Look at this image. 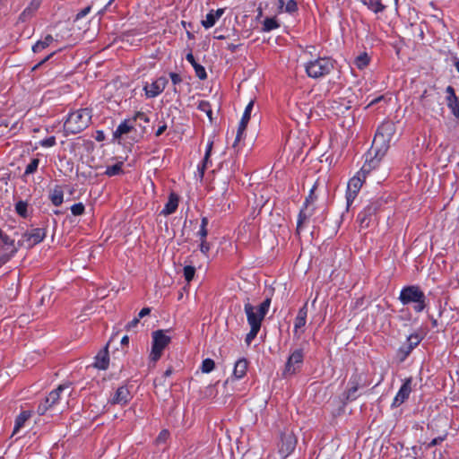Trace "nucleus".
<instances>
[{
  "mask_svg": "<svg viewBox=\"0 0 459 459\" xmlns=\"http://www.w3.org/2000/svg\"><path fill=\"white\" fill-rule=\"evenodd\" d=\"M394 133V126L390 122H385L377 128L371 148V151L375 152L374 156L369 160L367 159L357 175L351 178L348 182L346 192L347 209H349L356 198L367 175L379 165L382 158L388 149V143L391 141Z\"/></svg>",
  "mask_w": 459,
  "mask_h": 459,
  "instance_id": "f257e3e1",
  "label": "nucleus"
},
{
  "mask_svg": "<svg viewBox=\"0 0 459 459\" xmlns=\"http://www.w3.org/2000/svg\"><path fill=\"white\" fill-rule=\"evenodd\" d=\"M91 110L80 108L71 112L64 124L65 134H76L87 128L91 121Z\"/></svg>",
  "mask_w": 459,
  "mask_h": 459,
  "instance_id": "f03ea898",
  "label": "nucleus"
},
{
  "mask_svg": "<svg viewBox=\"0 0 459 459\" xmlns=\"http://www.w3.org/2000/svg\"><path fill=\"white\" fill-rule=\"evenodd\" d=\"M399 300L403 305L413 303V309L416 313L422 312L427 307L426 296L417 285L403 287L400 292Z\"/></svg>",
  "mask_w": 459,
  "mask_h": 459,
  "instance_id": "7ed1b4c3",
  "label": "nucleus"
},
{
  "mask_svg": "<svg viewBox=\"0 0 459 459\" xmlns=\"http://www.w3.org/2000/svg\"><path fill=\"white\" fill-rule=\"evenodd\" d=\"M271 305V299H265L258 307L250 303L249 298L245 300L244 310L247 320L250 327H258L261 329L262 322L265 317Z\"/></svg>",
  "mask_w": 459,
  "mask_h": 459,
  "instance_id": "20e7f679",
  "label": "nucleus"
},
{
  "mask_svg": "<svg viewBox=\"0 0 459 459\" xmlns=\"http://www.w3.org/2000/svg\"><path fill=\"white\" fill-rule=\"evenodd\" d=\"M334 68V62L329 57H318L308 61L305 70L308 77L317 79L329 74Z\"/></svg>",
  "mask_w": 459,
  "mask_h": 459,
  "instance_id": "39448f33",
  "label": "nucleus"
},
{
  "mask_svg": "<svg viewBox=\"0 0 459 459\" xmlns=\"http://www.w3.org/2000/svg\"><path fill=\"white\" fill-rule=\"evenodd\" d=\"M170 337L166 335L163 330H157L152 333V345L150 359L156 363L161 357L164 349L169 344Z\"/></svg>",
  "mask_w": 459,
  "mask_h": 459,
  "instance_id": "423d86ee",
  "label": "nucleus"
},
{
  "mask_svg": "<svg viewBox=\"0 0 459 459\" xmlns=\"http://www.w3.org/2000/svg\"><path fill=\"white\" fill-rule=\"evenodd\" d=\"M381 201H371L357 216V222L360 229L368 228L375 221L377 211L380 209Z\"/></svg>",
  "mask_w": 459,
  "mask_h": 459,
  "instance_id": "0eeeda50",
  "label": "nucleus"
},
{
  "mask_svg": "<svg viewBox=\"0 0 459 459\" xmlns=\"http://www.w3.org/2000/svg\"><path fill=\"white\" fill-rule=\"evenodd\" d=\"M14 239L4 234L0 229V267L6 264L17 252Z\"/></svg>",
  "mask_w": 459,
  "mask_h": 459,
  "instance_id": "6e6552de",
  "label": "nucleus"
},
{
  "mask_svg": "<svg viewBox=\"0 0 459 459\" xmlns=\"http://www.w3.org/2000/svg\"><path fill=\"white\" fill-rule=\"evenodd\" d=\"M368 383L361 374L355 372L350 378L348 388L344 393L345 401H354L358 398V390L361 387H366Z\"/></svg>",
  "mask_w": 459,
  "mask_h": 459,
  "instance_id": "1a4fd4ad",
  "label": "nucleus"
},
{
  "mask_svg": "<svg viewBox=\"0 0 459 459\" xmlns=\"http://www.w3.org/2000/svg\"><path fill=\"white\" fill-rule=\"evenodd\" d=\"M304 359V353L301 349L295 350L288 358L287 362L285 364V368L283 370V377H287L289 376H292L298 372Z\"/></svg>",
  "mask_w": 459,
  "mask_h": 459,
  "instance_id": "9d476101",
  "label": "nucleus"
},
{
  "mask_svg": "<svg viewBox=\"0 0 459 459\" xmlns=\"http://www.w3.org/2000/svg\"><path fill=\"white\" fill-rule=\"evenodd\" d=\"M46 237V230L43 228H36L30 231H26L22 235L19 240L21 246L30 248L40 243Z\"/></svg>",
  "mask_w": 459,
  "mask_h": 459,
  "instance_id": "9b49d317",
  "label": "nucleus"
},
{
  "mask_svg": "<svg viewBox=\"0 0 459 459\" xmlns=\"http://www.w3.org/2000/svg\"><path fill=\"white\" fill-rule=\"evenodd\" d=\"M68 385H60L57 388L51 391L48 395L45 398L43 402H41L38 408L37 412L39 415H44L48 410L52 408L55 404H56L60 399V394L62 391H64L65 388H68Z\"/></svg>",
  "mask_w": 459,
  "mask_h": 459,
  "instance_id": "f8f14e48",
  "label": "nucleus"
},
{
  "mask_svg": "<svg viewBox=\"0 0 459 459\" xmlns=\"http://www.w3.org/2000/svg\"><path fill=\"white\" fill-rule=\"evenodd\" d=\"M297 445V437L292 431H286L281 435V442L279 444V453L282 458H286L295 449Z\"/></svg>",
  "mask_w": 459,
  "mask_h": 459,
  "instance_id": "ddd939ff",
  "label": "nucleus"
},
{
  "mask_svg": "<svg viewBox=\"0 0 459 459\" xmlns=\"http://www.w3.org/2000/svg\"><path fill=\"white\" fill-rule=\"evenodd\" d=\"M168 79L166 77H160L152 83H146L143 87L145 95L147 98H155L160 95L168 84Z\"/></svg>",
  "mask_w": 459,
  "mask_h": 459,
  "instance_id": "4468645a",
  "label": "nucleus"
},
{
  "mask_svg": "<svg viewBox=\"0 0 459 459\" xmlns=\"http://www.w3.org/2000/svg\"><path fill=\"white\" fill-rule=\"evenodd\" d=\"M307 303H305L302 307L299 309L298 315L294 321V335L298 338L304 333V326L307 323Z\"/></svg>",
  "mask_w": 459,
  "mask_h": 459,
  "instance_id": "2eb2a0df",
  "label": "nucleus"
},
{
  "mask_svg": "<svg viewBox=\"0 0 459 459\" xmlns=\"http://www.w3.org/2000/svg\"><path fill=\"white\" fill-rule=\"evenodd\" d=\"M411 392V377L406 378L402 385L400 390L396 394L392 406L398 407L403 404L408 398Z\"/></svg>",
  "mask_w": 459,
  "mask_h": 459,
  "instance_id": "dca6fc26",
  "label": "nucleus"
},
{
  "mask_svg": "<svg viewBox=\"0 0 459 459\" xmlns=\"http://www.w3.org/2000/svg\"><path fill=\"white\" fill-rule=\"evenodd\" d=\"M446 91L447 93V106L451 109L453 115L459 118V100L455 94V89L452 86H447Z\"/></svg>",
  "mask_w": 459,
  "mask_h": 459,
  "instance_id": "f3484780",
  "label": "nucleus"
},
{
  "mask_svg": "<svg viewBox=\"0 0 459 459\" xmlns=\"http://www.w3.org/2000/svg\"><path fill=\"white\" fill-rule=\"evenodd\" d=\"M130 392L126 386H120L117 389L114 396L111 399V403L125 405L130 400Z\"/></svg>",
  "mask_w": 459,
  "mask_h": 459,
  "instance_id": "a211bd4d",
  "label": "nucleus"
},
{
  "mask_svg": "<svg viewBox=\"0 0 459 459\" xmlns=\"http://www.w3.org/2000/svg\"><path fill=\"white\" fill-rule=\"evenodd\" d=\"M108 343L98 352L95 357L94 367L99 369H106L109 363Z\"/></svg>",
  "mask_w": 459,
  "mask_h": 459,
  "instance_id": "6ab92c4d",
  "label": "nucleus"
},
{
  "mask_svg": "<svg viewBox=\"0 0 459 459\" xmlns=\"http://www.w3.org/2000/svg\"><path fill=\"white\" fill-rule=\"evenodd\" d=\"M314 212V208H306L303 206V208L300 210L298 217L297 221V234H299L300 231L303 230V228L307 224L309 221L310 217L312 216Z\"/></svg>",
  "mask_w": 459,
  "mask_h": 459,
  "instance_id": "aec40b11",
  "label": "nucleus"
},
{
  "mask_svg": "<svg viewBox=\"0 0 459 459\" xmlns=\"http://www.w3.org/2000/svg\"><path fill=\"white\" fill-rule=\"evenodd\" d=\"M223 9L211 10L205 16V19L202 20V25L205 29L212 28L214 26L216 22L221 17L223 14Z\"/></svg>",
  "mask_w": 459,
  "mask_h": 459,
  "instance_id": "412c9836",
  "label": "nucleus"
},
{
  "mask_svg": "<svg viewBox=\"0 0 459 459\" xmlns=\"http://www.w3.org/2000/svg\"><path fill=\"white\" fill-rule=\"evenodd\" d=\"M41 0H31L30 4L23 10V12L19 16V22H25L27 20L31 18L35 12L40 6Z\"/></svg>",
  "mask_w": 459,
  "mask_h": 459,
  "instance_id": "4be33fe9",
  "label": "nucleus"
},
{
  "mask_svg": "<svg viewBox=\"0 0 459 459\" xmlns=\"http://www.w3.org/2000/svg\"><path fill=\"white\" fill-rule=\"evenodd\" d=\"M186 59L192 65L195 69V75L200 80H204L207 78V74L204 67L195 61V56L191 52L186 56Z\"/></svg>",
  "mask_w": 459,
  "mask_h": 459,
  "instance_id": "5701e85b",
  "label": "nucleus"
},
{
  "mask_svg": "<svg viewBox=\"0 0 459 459\" xmlns=\"http://www.w3.org/2000/svg\"><path fill=\"white\" fill-rule=\"evenodd\" d=\"M423 106L431 109L435 113H438L442 110L441 104L438 101V98L435 96H422Z\"/></svg>",
  "mask_w": 459,
  "mask_h": 459,
  "instance_id": "b1692460",
  "label": "nucleus"
},
{
  "mask_svg": "<svg viewBox=\"0 0 459 459\" xmlns=\"http://www.w3.org/2000/svg\"><path fill=\"white\" fill-rule=\"evenodd\" d=\"M178 206V196L175 193H171L169 196V200L165 204L161 213L164 215H169L176 212Z\"/></svg>",
  "mask_w": 459,
  "mask_h": 459,
  "instance_id": "393cba45",
  "label": "nucleus"
},
{
  "mask_svg": "<svg viewBox=\"0 0 459 459\" xmlns=\"http://www.w3.org/2000/svg\"><path fill=\"white\" fill-rule=\"evenodd\" d=\"M248 362L246 359L242 358L237 360L233 369V377L236 379L242 378L247 370Z\"/></svg>",
  "mask_w": 459,
  "mask_h": 459,
  "instance_id": "a878e982",
  "label": "nucleus"
},
{
  "mask_svg": "<svg viewBox=\"0 0 459 459\" xmlns=\"http://www.w3.org/2000/svg\"><path fill=\"white\" fill-rule=\"evenodd\" d=\"M48 198L55 206H60L64 202V191L62 187L56 186L50 191Z\"/></svg>",
  "mask_w": 459,
  "mask_h": 459,
  "instance_id": "bb28decb",
  "label": "nucleus"
},
{
  "mask_svg": "<svg viewBox=\"0 0 459 459\" xmlns=\"http://www.w3.org/2000/svg\"><path fill=\"white\" fill-rule=\"evenodd\" d=\"M365 5L368 6L369 10L374 12L375 13H382L385 9V5H384L381 0H360Z\"/></svg>",
  "mask_w": 459,
  "mask_h": 459,
  "instance_id": "cd10ccee",
  "label": "nucleus"
},
{
  "mask_svg": "<svg viewBox=\"0 0 459 459\" xmlns=\"http://www.w3.org/2000/svg\"><path fill=\"white\" fill-rule=\"evenodd\" d=\"M30 412L28 411H22L15 419L14 428L13 434L17 433L21 428L23 427L24 423L30 419Z\"/></svg>",
  "mask_w": 459,
  "mask_h": 459,
  "instance_id": "c85d7f7f",
  "label": "nucleus"
},
{
  "mask_svg": "<svg viewBox=\"0 0 459 459\" xmlns=\"http://www.w3.org/2000/svg\"><path fill=\"white\" fill-rule=\"evenodd\" d=\"M130 119H126L125 121H123L118 126L117 128L116 129V131L114 132V137L115 138H119L121 137L123 134H126L127 133H129L132 128H133V126L132 124L130 123Z\"/></svg>",
  "mask_w": 459,
  "mask_h": 459,
  "instance_id": "c756f323",
  "label": "nucleus"
},
{
  "mask_svg": "<svg viewBox=\"0 0 459 459\" xmlns=\"http://www.w3.org/2000/svg\"><path fill=\"white\" fill-rule=\"evenodd\" d=\"M132 120L136 122L137 125L143 128V133L146 131V125L150 122V118L147 114L142 111L136 112Z\"/></svg>",
  "mask_w": 459,
  "mask_h": 459,
  "instance_id": "7c9ffc66",
  "label": "nucleus"
},
{
  "mask_svg": "<svg viewBox=\"0 0 459 459\" xmlns=\"http://www.w3.org/2000/svg\"><path fill=\"white\" fill-rule=\"evenodd\" d=\"M54 39L51 35H47L43 39L39 40L32 47V50L34 53H38L48 48Z\"/></svg>",
  "mask_w": 459,
  "mask_h": 459,
  "instance_id": "2f4dec72",
  "label": "nucleus"
},
{
  "mask_svg": "<svg viewBox=\"0 0 459 459\" xmlns=\"http://www.w3.org/2000/svg\"><path fill=\"white\" fill-rule=\"evenodd\" d=\"M122 168H123V162L122 161L117 162L116 164H114L112 166L107 167L105 175H107L108 177L119 175L123 172Z\"/></svg>",
  "mask_w": 459,
  "mask_h": 459,
  "instance_id": "473e14b6",
  "label": "nucleus"
},
{
  "mask_svg": "<svg viewBox=\"0 0 459 459\" xmlns=\"http://www.w3.org/2000/svg\"><path fill=\"white\" fill-rule=\"evenodd\" d=\"M280 26L275 18H265L263 22V31L268 32L277 29Z\"/></svg>",
  "mask_w": 459,
  "mask_h": 459,
  "instance_id": "72a5a7b5",
  "label": "nucleus"
},
{
  "mask_svg": "<svg viewBox=\"0 0 459 459\" xmlns=\"http://www.w3.org/2000/svg\"><path fill=\"white\" fill-rule=\"evenodd\" d=\"M208 223H209V221H208L207 217H203L201 220L200 230L197 232V236L199 237L200 241H202L203 239L206 240V238L208 235V230H207Z\"/></svg>",
  "mask_w": 459,
  "mask_h": 459,
  "instance_id": "f704fd0d",
  "label": "nucleus"
},
{
  "mask_svg": "<svg viewBox=\"0 0 459 459\" xmlns=\"http://www.w3.org/2000/svg\"><path fill=\"white\" fill-rule=\"evenodd\" d=\"M15 212L22 218L28 217V203L25 201H19L15 204Z\"/></svg>",
  "mask_w": 459,
  "mask_h": 459,
  "instance_id": "c9c22d12",
  "label": "nucleus"
},
{
  "mask_svg": "<svg viewBox=\"0 0 459 459\" xmlns=\"http://www.w3.org/2000/svg\"><path fill=\"white\" fill-rule=\"evenodd\" d=\"M197 108L200 111L204 112L207 115V117H209V120L211 122H212V110L211 104L208 101H206V100L199 101Z\"/></svg>",
  "mask_w": 459,
  "mask_h": 459,
  "instance_id": "e433bc0d",
  "label": "nucleus"
},
{
  "mask_svg": "<svg viewBox=\"0 0 459 459\" xmlns=\"http://www.w3.org/2000/svg\"><path fill=\"white\" fill-rule=\"evenodd\" d=\"M369 63L368 56L364 53L355 58L354 64L359 69H364Z\"/></svg>",
  "mask_w": 459,
  "mask_h": 459,
  "instance_id": "4c0bfd02",
  "label": "nucleus"
},
{
  "mask_svg": "<svg viewBox=\"0 0 459 459\" xmlns=\"http://www.w3.org/2000/svg\"><path fill=\"white\" fill-rule=\"evenodd\" d=\"M407 353H410L420 343V339L418 334H411L407 338Z\"/></svg>",
  "mask_w": 459,
  "mask_h": 459,
  "instance_id": "58836bf2",
  "label": "nucleus"
},
{
  "mask_svg": "<svg viewBox=\"0 0 459 459\" xmlns=\"http://www.w3.org/2000/svg\"><path fill=\"white\" fill-rule=\"evenodd\" d=\"M248 122L249 121L241 118L239 125H238L234 145L242 139V135L247 126Z\"/></svg>",
  "mask_w": 459,
  "mask_h": 459,
  "instance_id": "ea45409f",
  "label": "nucleus"
},
{
  "mask_svg": "<svg viewBox=\"0 0 459 459\" xmlns=\"http://www.w3.org/2000/svg\"><path fill=\"white\" fill-rule=\"evenodd\" d=\"M39 164V160L35 158L30 160V162L27 165L24 176H28L33 174L38 169Z\"/></svg>",
  "mask_w": 459,
  "mask_h": 459,
  "instance_id": "a19ab883",
  "label": "nucleus"
},
{
  "mask_svg": "<svg viewBox=\"0 0 459 459\" xmlns=\"http://www.w3.org/2000/svg\"><path fill=\"white\" fill-rule=\"evenodd\" d=\"M215 368V363L212 359H205L203 363L201 369L204 373H210Z\"/></svg>",
  "mask_w": 459,
  "mask_h": 459,
  "instance_id": "79ce46f5",
  "label": "nucleus"
},
{
  "mask_svg": "<svg viewBox=\"0 0 459 459\" xmlns=\"http://www.w3.org/2000/svg\"><path fill=\"white\" fill-rule=\"evenodd\" d=\"M195 268L192 265H186L184 267V277L187 282H190L195 276Z\"/></svg>",
  "mask_w": 459,
  "mask_h": 459,
  "instance_id": "37998d69",
  "label": "nucleus"
},
{
  "mask_svg": "<svg viewBox=\"0 0 459 459\" xmlns=\"http://www.w3.org/2000/svg\"><path fill=\"white\" fill-rule=\"evenodd\" d=\"M84 211H85V207H84L83 204H82V203H77L71 206V212L74 216H80V215L83 214Z\"/></svg>",
  "mask_w": 459,
  "mask_h": 459,
  "instance_id": "c03bdc74",
  "label": "nucleus"
},
{
  "mask_svg": "<svg viewBox=\"0 0 459 459\" xmlns=\"http://www.w3.org/2000/svg\"><path fill=\"white\" fill-rule=\"evenodd\" d=\"M260 328L258 327H250L249 333L246 335V342L247 344H250L251 342L257 336Z\"/></svg>",
  "mask_w": 459,
  "mask_h": 459,
  "instance_id": "a18cd8bd",
  "label": "nucleus"
},
{
  "mask_svg": "<svg viewBox=\"0 0 459 459\" xmlns=\"http://www.w3.org/2000/svg\"><path fill=\"white\" fill-rule=\"evenodd\" d=\"M298 11V4L295 0H289L285 4V12L293 13Z\"/></svg>",
  "mask_w": 459,
  "mask_h": 459,
  "instance_id": "49530a36",
  "label": "nucleus"
},
{
  "mask_svg": "<svg viewBox=\"0 0 459 459\" xmlns=\"http://www.w3.org/2000/svg\"><path fill=\"white\" fill-rule=\"evenodd\" d=\"M315 189H316V186H314L310 192H309V195L306 198L305 200V203H304V207L306 208H309V205L314 203V201L316 200V195H315Z\"/></svg>",
  "mask_w": 459,
  "mask_h": 459,
  "instance_id": "de8ad7c7",
  "label": "nucleus"
},
{
  "mask_svg": "<svg viewBox=\"0 0 459 459\" xmlns=\"http://www.w3.org/2000/svg\"><path fill=\"white\" fill-rule=\"evenodd\" d=\"M421 448L420 446H413L411 450H408L407 454L405 455V457L407 459H417V456H418V454H419V451L420 450Z\"/></svg>",
  "mask_w": 459,
  "mask_h": 459,
  "instance_id": "09e8293b",
  "label": "nucleus"
},
{
  "mask_svg": "<svg viewBox=\"0 0 459 459\" xmlns=\"http://www.w3.org/2000/svg\"><path fill=\"white\" fill-rule=\"evenodd\" d=\"M254 108V100H250L249 103L247 105L244 114L242 116V118L245 120L249 121L251 117V112Z\"/></svg>",
  "mask_w": 459,
  "mask_h": 459,
  "instance_id": "8fccbe9b",
  "label": "nucleus"
},
{
  "mask_svg": "<svg viewBox=\"0 0 459 459\" xmlns=\"http://www.w3.org/2000/svg\"><path fill=\"white\" fill-rule=\"evenodd\" d=\"M39 144L42 147H52L56 144V138L55 136H50L48 138H46L39 142Z\"/></svg>",
  "mask_w": 459,
  "mask_h": 459,
  "instance_id": "3c124183",
  "label": "nucleus"
},
{
  "mask_svg": "<svg viewBox=\"0 0 459 459\" xmlns=\"http://www.w3.org/2000/svg\"><path fill=\"white\" fill-rule=\"evenodd\" d=\"M200 251L204 254V255H207L211 249V245L209 242H207L206 240H202L200 241Z\"/></svg>",
  "mask_w": 459,
  "mask_h": 459,
  "instance_id": "603ef678",
  "label": "nucleus"
},
{
  "mask_svg": "<svg viewBox=\"0 0 459 459\" xmlns=\"http://www.w3.org/2000/svg\"><path fill=\"white\" fill-rule=\"evenodd\" d=\"M445 439V437H437L432 439L428 445L427 448H430L432 446L439 445L441 442H443Z\"/></svg>",
  "mask_w": 459,
  "mask_h": 459,
  "instance_id": "864d4df0",
  "label": "nucleus"
},
{
  "mask_svg": "<svg viewBox=\"0 0 459 459\" xmlns=\"http://www.w3.org/2000/svg\"><path fill=\"white\" fill-rule=\"evenodd\" d=\"M209 158H210V156H207V154H205L203 163H202V166L198 168V169L201 172L202 177L204 176V170L207 168L208 163L210 162Z\"/></svg>",
  "mask_w": 459,
  "mask_h": 459,
  "instance_id": "5fc2aeb1",
  "label": "nucleus"
},
{
  "mask_svg": "<svg viewBox=\"0 0 459 459\" xmlns=\"http://www.w3.org/2000/svg\"><path fill=\"white\" fill-rule=\"evenodd\" d=\"M169 77L174 85H177L182 82L181 76L177 73H170Z\"/></svg>",
  "mask_w": 459,
  "mask_h": 459,
  "instance_id": "6e6d98bb",
  "label": "nucleus"
},
{
  "mask_svg": "<svg viewBox=\"0 0 459 459\" xmlns=\"http://www.w3.org/2000/svg\"><path fill=\"white\" fill-rule=\"evenodd\" d=\"M55 55V52H52L48 56H47L44 59H42L40 62H39L37 65H35L32 67V71H35L38 69L40 65H42L44 63H46L48 60H49L53 56Z\"/></svg>",
  "mask_w": 459,
  "mask_h": 459,
  "instance_id": "4d7b16f0",
  "label": "nucleus"
},
{
  "mask_svg": "<svg viewBox=\"0 0 459 459\" xmlns=\"http://www.w3.org/2000/svg\"><path fill=\"white\" fill-rule=\"evenodd\" d=\"M91 11V6H87L85 8H83L82 11H80L77 15H76V19H80V18H82L84 17L85 15H87Z\"/></svg>",
  "mask_w": 459,
  "mask_h": 459,
  "instance_id": "13d9d810",
  "label": "nucleus"
},
{
  "mask_svg": "<svg viewBox=\"0 0 459 459\" xmlns=\"http://www.w3.org/2000/svg\"><path fill=\"white\" fill-rule=\"evenodd\" d=\"M151 313L150 307H143L138 314V318H143Z\"/></svg>",
  "mask_w": 459,
  "mask_h": 459,
  "instance_id": "bf43d9fd",
  "label": "nucleus"
},
{
  "mask_svg": "<svg viewBox=\"0 0 459 459\" xmlns=\"http://www.w3.org/2000/svg\"><path fill=\"white\" fill-rule=\"evenodd\" d=\"M139 320H140V319H139L138 317L134 318L132 321H130V322L126 325V328L127 330H129V329H131V328H133V327L136 326V325H138V323H139Z\"/></svg>",
  "mask_w": 459,
  "mask_h": 459,
  "instance_id": "052dcab7",
  "label": "nucleus"
},
{
  "mask_svg": "<svg viewBox=\"0 0 459 459\" xmlns=\"http://www.w3.org/2000/svg\"><path fill=\"white\" fill-rule=\"evenodd\" d=\"M166 129H167V125L163 124L162 126H159V128L157 129V131L155 133V135L156 136L161 135L165 132Z\"/></svg>",
  "mask_w": 459,
  "mask_h": 459,
  "instance_id": "680f3d73",
  "label": "nucleus"
},
{
  "mask_svg": "<svg viewBox=\"0 0 459 459\" xmlns=\"http://www.w3.org/2000/svg\"><path fill=\"white\" fill-rule=\"evenodd\" d=\"M241 46V44H229L227 46V48L231 52V53H234L236 52L237 48Z\"/></svg>",
  "mask_w": 459,
  "mask_h": 459,
  "instance_id": "e2e57ef3",
  "label": "nucleus"
},
{
  "mask_svg": "<svg viewBox=\"0 0 459 459\" xmlns=\"http://www.w3.org/2000/svg\"><path fill=\"white\" fill-rule=\"evenodd\" d=\"M169 436V432L167 430H162L159 437H158V441L160 440H165L167 438V437Z\"/></svg>",
  "mask_w": 459,
  "mask_h": 459,
  "instance_id": "0e129e2a",
  "label": "nucleus"
},
{
  "mask_svg": "<svg viewBox=\"0 0 459 459\" xmlns=\"http://www.w3.org/2000/svg\"><path fill=\"white\" fill-rule=\"evenodd\" d=\"M95 139L98 142L103 141L105 139V135H104L103 132L102 131H97V135H96Z\"/></svg>",
  "mask_w": 459,
  "mask_h": 459,
  "instance_id": "69168bd1",
  "label": "nucleus"
},
{
  "mask_svg": "<svg viewBox=\"0 0 459 459\" xmlns=\"http://www.w3.org/2000/svg\"><path fill=\"white\" fill-rule=\"evenodd\" d=\"M212 145H213V142L210 141L207 144L206 151H205V154H207V156L211 155Z\"/></svg>",
  "mask_w": 459,
  "mask_h": 459,
  "instance_id": "338daca9",
  "label": "nucleus"
},
{
  "mask_svg": "<svg viewBox=\"0 0 459 459\" xmlns=\"http://www.w3.org/2000/svg\"><path fill=\"white\" fill-rule=\"evenodd\" d=\"M453 64H454L456 71L459 73V58L454 57L453 58Z\"/></svg>",
  "mask_w": 459,
  "mask_h": 459,
  "instance_id": "774afa93",
  "label": "nucleus"
}]
</instances>
